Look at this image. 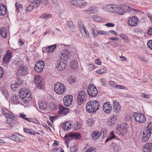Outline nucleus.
I'll return each instance as SVG.
<instances>
[{"mask_svg": "<svg viewBox=\"0 0 152 152\" xmlns=\"http://www.w3.org/2000/svg\"><path fill=\"white\" fill-rule=\"evenodd\" d=\"M113 108L115 112L118 113L120 110L121 107L118 102L115 101H113Z\"/></svg>", "mask_w": 152, "mask_h": 152, "instance_id": "412c9836", "label": "nucleus"}, {"mask_svg": "<svg viewBox=\"0 0 152 152\" xmlns=\"http://www.w3.org/2000/svg\"><path fill=\"white\" fill-rule=\"evenodd\" d=\"M53 152H64V151L62 150L61 148L55 149L53 150Z\"/></svg>", "mask_w": 152, "mask_h": 152, "instance_id": "052dcab7", "label": "nucleus"}, {"mask_svg": "<svg viewBox=\"0 0 152 152\" xmlns=\"http://www.w3.org/2000/svg\"><path fill=\"white\" fill-rule=\"evenodd\" d=\"M86 96L85 92L82 91L78 93L77 96V102L79 105H80L85 101Z\"/></svg>", "mask_w": 152, "mask_h": 152, "instance_id": "0eeeda50", "label": "nucleus"}, {"mask_svg": "<svg viewBox=\"0 0 152 152\" xmlns=\"http://www.w3.org/2000/svg\"><path fill=\"white\" fill-rule=\"evenodd\" d=\"M7 12V8L5 6L2 4L0 6V15H5Z\"/></svg>", "mask_w": 152, "mask_h": 152, "instance_id": "a878e982", "label": "nucleus"}, {"mask_svg": "<svg viewBox=\"0 0 152 152\" xmlns=\"http://www.w3.org/2000/svg\"><path fill=\"white\" fill-rule=\"evenodd\" d=\"M105 26L107 27H111L114 26L115 24L113 23H107L105 24Z\"/></svg>", "mask_w": 152, "mask_h": 152, "instance_id": "0e129e2a", "label": "nucleus"}, {"mask_svg": "<svg viewBox=\"0 0 152 152\" xmlns=\"http://www.w3.org/2000/svg\"><path fill=\"white\" fill-rule=\"evenodd\" d=\"M117 117L115 115H113L109 118L108 120L109 124L111 126H113L116 120Z\"/></svg>", "mask_w": 152, "mask_h": 152, "instance_id": "bb28decb", "label": "nucleus"}, {"mask_svg": "<svg viewBox=\"0 0 152 152\" xmlns=\"http://www.w3.org/2000/svg\"><path fill=\"white\" fill-rule=\"evenodd\" d=\"M105 71V69L104 68H102L96 71V72L99 74H103Z\"/></svg>", "mask_w": 152, "mask_h": 152, "instance_id": "3c124183", "label": "nucleus"}, {"mask_svg": "<svg viewBox=\"0 0 152 152\" xmlns=\"http://www.w3.org/2000/svg\"><path fill=\"white\" fill-rule=\"evenodd\" d=\"M92 109H91V111L92 113H94L99 109V104L98 102L96 100L92 101Z\"/></svg>", "mask_w": 152, "mask_h": 152, "instance_id": "a211bd4d", "label": "nucleus"}, {"mask_svg": "<svg viewBox=\"0 0 152 152\" xmlns=\"http://www.w3.org/2000/svg\"><path fill=\"white\" fill-rule=\"evenodd\" d=\"M52 16V15L50 14L44 13L40 16L39 18L46 20L51 18Z\"/></svg>", "mask_w": 152, "mask_h": 152, "instance_id": "c85d7f7f", "label": "nucleus"}, {"mask_svg": "<svg viewBox=\"0 0 152 152\" xmlns=\"http://www.w3.org/2000/svg\"><path fill=\"white\" fill-rule=\"evenodd\" d=\"M68 109L67 108L60 106L59 109V113L61 114H66L68 112Z\"/></svg>", "mask_w": 152, "mask_h": 152, "instance_id": "7c9ffc66", "label": "nucleus"}, {"mask_svg": "<svg viewBox=\"0 0 152 152\" xmlns=\"http://www.w3.org/2000/svg\"><path fill=\"white\" fill-rule=\"evenodd\" d=\"M15 6L16 8V9L18 12H20L19 10V9H21L23 7V5L22 4H20V3L19 2H17L15 4Z\"/></svg>", "mask_w": 152, "mask_h": 152, "instance_id": "a19ab883", "label": "nucleus"}, {"mask_svg": "<svg viewBox=\"0 0 152 152\" xmlns=\"http://www.w3.org/2000/svg\"><path fill=\"white\" fill-rule=\"evenodd\" d=\"M16 85L19 87H21L23 84V81L19 77H17L16 82Z\"/></svg>", "mask_w": 152, "mask_h": 152, "instance_id": "58836bf2", "label": "nucleus"}, {"mask_svg": "<svg viewBox=\"0 0 152 152\" xmlns=\"http://www.w3.org/2000/svg\"><path fill=\"white\" fill-rule=\"evenodd\" d=\"M34 6L33 5H29L27 6L26 8V11L27 12H29L32 11L34 8Z\"/></svg>", "mask_w": 152, "mask_h": 152, "instance_id": "ea45409f", "label": "nucleus"}, {"mask_svg": "<svg viewBox=\"0 0 152 152\" xmlns=\"http://www.w3.org/2000/svg\"><path fill=\"white\" fill-rule=\"evenodd\" d=\"M39 107L41 110H45L47 107V104L45 102H42L39 104Z\"/></svg>", "mask_w": 152, "mask_h": 152, "instance_id": "e433bc0d", "label": "nucleus"}, {"mask_svg": "<svg viewBox=\"0 0 152 152\" xmlns=\"http://www.w3.org/2000/svg\"><path fill=\"white\" fill-rule=\"evenodd\" d=\"M76 6H80L86 4V2L82 0H76Z\"/></svg>", "mask_w": 152, "mask_h": 152, "instance_id": "c9c22d12", "label": "nucleus"}, {"mask_svg": "<svg viewBox=\"0 0 152 152\" xmlns=\"http://www.w3.org/2000/svg\"><path fill=\"white\" fill-rule=\"evenodd\" d=\"M88 123L90 126H92L94 124V121L92 119H90L88 121Z\"/></svg>", "mask_w": 152, "mask_h": 152, "instance_id": "5fc2aeb1", "label": "nucleus"}, {"mask_svg": "<svg viewBox=\"0 0 152 152\" xmlns=\"http://www.w3.org/2000/svg\"><path fill=\"white\" fill-rule=\"evenodd\" d=\"M71 56V53L69 50H66L64 53H62L61 57L60 60H63L65 61L69 58H70Z\"/></svg>", "mask_w": 152, "mask_h": 152, "instance_id": "dca6fc26", "label": "nucleus"}, {"mask_svg": "<svg viewBox=\"0 0 152 152\" xmlns=\"http://www.w3.org/2000/svg\"><path fill=\"white\" fill-rule=\"evenodd\" d=\"M70 138L75 139L77 140H79L81 138V134L79 133L71 132L69 134L65 135L64 136V138L66 140H70L69 138Z\"/></svg>", "mask_w": 152, "mask_h": 152, "instance_id": "423d86ee", "label": "nucleus"}, {"mask_svg": "<svg viewBox=\"0 0 152 152\" xmlns=\"http://www.w3.org/2000/svg\"><path fill=\"white\" fill-rule=\"evenodd\" d=\"M24 131L26 133H28L29 134H34V131L32 130V129H27L26 128H24Z\"/></svg>", "mask_w": 152, "mask_h": 152, "instance_id": "79ce46f5", "label": "nucleus"}, {"mask_svg": "<svg viewBox=\"0 0 152 152\" xmlns=\"http://www.w3.org/2000/svg\"><path fill=\"white\" fill-rule=\"evenodd\" d=\"M93 20L96 22H101L102 21V18L100 17L94 16L92 17Z\"/></svg>", "mask_w": 152, "mask_h": 152, "instance_id": "4c0bfd02", "label": "nucleus"}, {"mask_svg": "<svg viewBox=\"0 0 152 152\" xmlns=\"http://www.w3.org/2000/svg\"><path fill=\"white\" fill-rule=\"evenodd\" d=\"M96 151V149L95 148L92 147L88 149L86 152H95Z\"/></svg>", "mask_w": 152, "mask_h": 152, "instance_id": "bf43d9fd", "label": "nucleus"}, {"mask_svg": "<svg viewBox=\"0 0 152 152\" xmlns=\"http://www.w3.org/2000/svg\"><path fill=\"white\" fill-rule=\"evenodd\" d=\"M70 64L71 68L75 70L78 68V62L76 60H74L72 61Z\"/></svg>", "mask_w": 152, "mask_h": 152, "instance_id": "cd10ccee", "label": "nucleus"}, {"mask_svg": "<svg viewBox=\"0 0 152 152\" xmlns=\"http://www.w3.org/2000/svg\"><path fill=\"white\" fill-rule=\"evenodd\" d=\"M27 69V67L23 65L20 66L17 72V75H23L26 74Z\"/></svg>", "mask_w": 152, "mask_h": 152, "instance_id": "f3484780", "label": "nucleus"}, {"mask_svg": "<svg viewBox=\"0 0 152 152\" xmlns=\"http://www.w3.org/2000/svg\"><path fill=\"white\" fill-rule=\"evenodd\" d=\"M115 137V136L113 134V132L110 133V136L109 138H108L105 141L106 142H107L108 141L114 139Z\"/></svg>", "mask_w": 152, "mask_h": 152, "instance_id": "de8ad7c7", "label": "nucleus"}, {"mask_svg": "<svg viewBox=\"0 0 152 152\" xmlns=\"http://www.w3.org/2000/svg\"><path fill=\"white\" fill-rule=\"evenodd\" d=\"M124 124H125V126H124V130H125L124 131V133H126L129 131V125L127 123H124Z\"/></svg>", "mask_w": 152, "mask_h": 152, "instance_id": "a18cd8bd", "label": "nucleus"}, {"mask_svg": "<svg viewBox=\"0 0 152 152\" xmlns=\"http://www.w3.org/2000/svg\"><path fill=\"white\" fill-rule=\"evenodd\" d=\"M11 88L12 90L13 91H16V89L18 88L19 87L18 86V85H16V83L15 84H12L11 85Z\"/></svg>", "mask_w": 152, "mask_h": 152, "instance_id": "864d4df0", "label": "nucleus"}, {"mask_svg": "<svg viewBox=\"0 0 152 152\" xmlns=\"http://www.w3.org/2000/svg\"><path fill=\"white\" fill-rule=\"evenodd\" d=\"M12 118L7 119V123L8 124L7 126L9 127H12Z\"/></svg>", "mask_w": 152, "mask_h": 152, "instance_id": "37998d69", "label": "nucleus"}, {"mask_svg": "<svg viewBox=\"0 0 152 152\" xmlns=\"http://www.w3.org/2000/svg\"><path fill=\"white\" fill-rule=\"evenodd\" d=\"M109 84L111 86L115 88L117 86V85L113 81H110L109 82Z\"/></svg>", "mask_w": 152, "mask_h": 152, "instance_id": "e2e57ef3", "label": "nucleus"}, {"mask_svg": "<svg viewBox=\"0 0 152 152\" xmlns=\"http://www.w3.org/2000/svg\"><path fill=\"white\" fill-rule=\"evenodd\" d=\"M7 57H8L10 59L12 57V53L11 52L8 51V52L5 55Z\"/></svg>", "mask_w": 152, "mask_h": 152, "instance_id": "774afa93", "label": "nucleus"}, {"mask_svg": "<svg viewBox=\"0 0 152 152\" xmlns=\"http://www.w3.org/2000/svg\"><path fill=\"white\" fill-rule=\"evenodd\" d=\"M1 113L8 118H14L13 115L8 110L2 108L1 110Z\"/></svg>", "mask_w": 152, "mask_h": 152, "instance_id": "6ab92c4d", "label": "nucleus"}, {"mask_svg": "<svg viewBox=\"0 0 152 152\" xmlns=\"http://www.w3.org/2000/svg\"><path fill=\"white\" fill-rule=\"evenodd\" d=\"M101 133L97 131H95L92 134V138L93 140H95L98 139Z\"/></svg>", "mask_w": 152, "mask_h": 152, "instance_id": "4be33fe9", "label": "nucleus"}, {"mask_svg": "<svg viewBox=\"0 0 152 152\" xmlns=\"http://www.w3.org/2000/svg\"><path fill=\"white\" fill-rule=\"evenodd\" d=\"M44 65V63L42 61H39L35 65V70L37 72H42L43 71Z\"/></svg>", "mask_w": 152, "mask_h": 152, "instance_id": "6e6552de", "label": "nucleus"}, {"mask_svg": "<svg viewBox=\"0 0 152 152\" xmlns=\"http://www.w3.org/2000/svg\"><path fill=\"white\" fill-rule=\"evenodd\" d=\"M106 8L107 12L118 13L121 15L124 14V7L123 6L109 5L106 6Z\"/></svg>", "mask_w": 152, "mask_h": 152, "instance_id": "f257e3e1", "label": "nucleus"}, {"mask_svg": "<svg viewBox=\"0 0 152 152\" xmlns=\"http://www.w3.org/2000/svg\"><path fill=\"white\" fill-rule=\"evenodd\" d=\"M29 1L33 4V5L36 6V7H37L40 4V1H37V0H29Z\"/></svg>", "mask_w": 152, "mask_h": 152, "instance_id": "72a5a7b5", "label": "nucleus"}, {"mask_svg": "<svg viewBox=\"0 0 152 152\" xmlns=\"http://www.w3.org/2000/svg\"><path fill=\"white\" fill-rule=\"evenodd\" d=\"M133 115L135 121L138 122L143 123L146 121V117L142 113L135 112L133 113Z\"/></svg>", "mask_w": 152, "mask_h": 152, "instance_id": "39448f33", "label": "nucleus"}, {"mask_svg": "<svg viewBox=\"0 0 152 152\" xmlns=\"http://www.w3.org/2000/svg\"><path fill=\"white\" fill-rule=\"evenodd\" d=\"M141 96L143 97L144 98L149 99L150 98V96L148 95L142 93L141 95Z\"/></svg>", "mask_w": 152, "mask_h": 152, "instance_id": "69168bd1", "label": "nucleus"}, {"mask_svg": "<svg viewBox=\"0 0 152 152\" xmlns=\"http://www.w3.org/2000/svg\"><path fill=\"white\" fill-rule=\"evenodd\" d=\"M20 116L22 118L28 121H30L29 120L28 118H26V115L24 114L23 113H20L19 114Z\"/></svg>", "mask_w": 152, "mask_h": 152, "instance_id": "8fccbe9b", "label": "nucleus"}, {"mask_svg": "<svg viewBox=\"0 0 152 152\" xmlns=\"http://www.w3.org/2000/svg\"><path fill=\"white\" fill-rule=\"evenodd\" d=\"M10 59L8 57L5 56L3 59V61L4 63L7 64L10 61Z\"/></svg>", "mask_w": 152, "mask_h": 152, "instance_id": "603ef678", "label": "nucleus"}, {"mask_svg": "<svg viewBox=\"0 0 152 152\" xmlns=\"http://www.w3.org/2000/svg\"><path fill=\"white\" fill-rule=\"evenodd\" d=\"M87 91L89 96L92 97H96L98 92L97 89L94 84H90L88 86Z\"/></svg>", "mask_w": 152, "mask_h": 152, "instance_id": "20e7f679", "label": "nucleus"}, {"mask_svg": "<svg viewBox=\"0 0 152 152\" xmlns=\"http://www.w3.org/2000/svg\"><path fill=\"white\" fill-rule=\"evenodd\" d=\"M71 124L70 122H66L62 124V128L64 130H68L70 129Z\"/></svg>", "mask_w": 152, "mask_h": 152, "instance_id": "393cba45", "label": "nucleus"}, {"mask_svg": "<svg viewBox=\"0 0 152 152\" xmlns=\"http://www.w3.org/2000/svg\"><path fill=\"white\" fill-rule=\"evenodd\" d=\"M151 133L152 132L146 128V129L143 132L142 140L145 142L147 141L149 139Z\"/></svg>", "mask_w": 152, "mask_h": 152, "instance_id": "ddd939ff", "label": "nucleus"}, {"mask_svg": "<svg viewBox=\"0 0 152 152\" xmlns=\"http://www.w3.org/2000/svg\"><path fill=\"white\" fill-rule=\"evenodd\" d=\"M86 13L88 14L94 13L96 12V11L95 9L92 7H89L87 10H86L84 11Z\"/></svg>", "mask_w": 152, "mask_h": 152, "instance_id": "473e14b6", "label": "nucleus"}, {"mask_svg": "<svg viewBox=\"0 0 152 152\" xmlns=\"http://www.w3.org/2000/svg\"><path fill=\"white\" fill-rule=\"evenodd\" d=\"M96 32L98 33V35H107L109 34V33H107L106 31L99 30Z\"/></svg>", "mask_w": 152, "mask_h": 152, "instance_id": "09e8293b", "label": "nucleus"}, {"mask_svg": "<svg viewBox=\"0 0 152 152\" xmlns=\"http://www.w3.org/2000/svg\"><path fill=\"white\" fill-rule=\"evenodd\" d=\"M152 150V144L151 143H147L143 146V152H151Z\"/></svg>", "mask_w": 152, "mask_h": 152, "instance_id": "aec40b11", "label": "nucleus"}, {"mask_svg": "<svg viewBox=\"0 0 152 152\" xmlns=\"http://www.w3.org/2000/svg\"><path fill=\"white\" fill-rule=\"evenodd\" d=\"M147 128L152 132V121L148 123Z\"/></svg>", "mask_w": 152, "mask_h": 152, "instance_id": "4d7b16f0", "label": "nucleus"}, {"mask_svg": "<svg viewBox=\"0 0 152 152\" xmlns=\"http://www.w3.org/2000/svg\"><path fill=\"white\" fill-rule=\"evenodd\" d=\"M67 25L70 28H74L75 27V26L74 25L73 22L71 21H67Z\"/></svg>", "mask_w": 152, "mask_h": 152, "instance_id": "c03bdc74", "label": "nucleus"}, {"mask_svg": "<svg viewBox=\"0 0 152 152\" xmlns=\"http://www.w3.org/2000/svg\"><path fill=\"white\" fill-rule=\"evenodd\" d=\"M92 101H89L88 102L86 105V110L89 113H92L91 111V109H92Z\"/></svg>", "mask_w": 152, "mask_h": 152, "instance_id": "5701e85b", "label": "nucleus"}, {"mask_svg": "<svg viewBox=\"0 0 152 152\" xmlns=\"http://www.w3.org/2000/svg\"><path fill=\"white\" fill-rule=\"evenodd\" d=\"M138 20L139 19L136 16L132 17L128 21V24L129 26H135L137 25Z\"/></svg>", "mask_w": 152, "mask_h": 152, "instance_id": "9d476101", "label": "nucleus"}, {"mask_svg": "<svg viewBox=\"0 0 152 152\" xmlns=\"http://www.w3.org/2000/svg\"><path fill=\"white\" fill-rule=\"evenodd\" d=\"M104 111L107 113L108 114L110 113L112 110L111 105L108 102H105L103 106Z\"/></svg>", "mask_w": 152, "mask_h": 152, "instance_id": "4468645a", "label": "nucleus"}, {"mask_svg": "<svg viewBox=\"0 0 152 152\" xmlns=\"http://www.w3.org/2000/svg\"><path fill=\"white\" fill-rule=\"evenodd\" d=\"M18 97L16 95H14L12 97L11 100L13 101V104H17L19 103V101L18 100Z\"/></svg>", "mask_w": 152, "mask_h": 152, "instance_id": "f704fd0d", "label": "nucleus"}, {"mask_svg": "<svg viewBox=\"0 0 152 152\" xmlns=\"http://www.w3.org/2000/svg\"><path fill=\"white\" fill-rule=\"evenodd\" d=\"M21 136L19 134H15L13 135L11 137L12 139L17 142H19L20 141V137Z\"/></svg>", "mask_w": 152, "mask_h": 152, "instance_id": "c756f323", "label": "nucleus"}, {"mask_svg": "<svg viewBox=\"0 0 152 152\" xmlns=\"http://www.w3.org/2000/svg\"><path fill=\"white\" fill-rule=\"evenodd\" d=\"M96 31H96V32H95V29L94 28H92V34H93V36L95 37H96L98 36V33H96V32H97Z\"/></svg>", "mask_w": 152, "mask_h": 152, "instance_id": "338daca9", "label": "nucleus"}, {"mask_svg": "<svg viewBox=\"0 0 152 152\" xmlns=\"http://www.w3.org/2000/svg\"><path fill=\"white\" fill-rule=\"evenodd\" d=\"M78 25L80 31L81 30L83 29L85 27L83 22H82L81 21H80L78 22Z\"/></svg>", "mask_w": 152, "mask_h": 152, "instance_id": "49530a36", "label": "nucleus"}, {"mask_svg": "<svg viewBox=\"0 0 152 152\" xmlns=\"http://www.w3.org/2000/svg\"><path fill=\"white\" fill-rule=\"evenodd\" d=\"M56 47V44L47 47H45L43 48L42 52L44 53H50L55 50Z\"/></svg>", "mask_w": 152, "mask_h": 152, "instance_id": "2eb2a0df", "label": "nucleus"}, {"mask_svg": "<svg viewBox=\"0 0 152 152\" xmlns=\"http://www.w3.org/2000/svg\"><path fill=\"white\" fill-rule=\"evenodd\" d=\"M42 77L39 75H35L34 79V83L37 86L39 89L42 88L43 83L41 80Z\"/></svg>", "mask_w": 152, "mask_h": 152, "instance_id": "f8f14e48", "label": "nucleus"}, {"mask_svg": "<svg viewBox=\"0 0 152 152\" xmlns=\"http://www.w3.org/2000/svg\"><path fill=\"white\" fill-rule=\"evenodd\" d=\"M131 116L130 114H129L128 115H127L125 117V121L126 122L130 121V120L131 119Z\"/></svg>", "mask_w": 152, "mask_h": 152, "instance_id": "680f3d73", "label": "nucleus"}, {"mask_svg": "<svg viewBox=\"0 0 152 152\" xmlns=\"http://www.w3.org/2000/svg\"><path fill=\"white\" fill-rule=\"evenodd\" d=\"M80 31L83 35L85 37L87 38L88 37V31L86 29L85 27L83 29L81 30Z\"/></svg>", "mask_w": 152, "mask_h": 152, "instance_id": "2f4dec72", "label": "nucleus"}, {"mask_svg": "<svg viewBox=\"0 0 152 152\" xmlns=\"http://www.w3.org/2000/svg\"><path fill=\"white\" fill-rule=\"evenodd\" d=\"M30 93L29 91L25 89L22 88L19 91V95L20 98L24 100L28 101L31 99Z\"/></svg>", "mask_w": 152, "mask_h": 152, "instance_id": "f03ea898", "label": "nucleus"}, {"mask_svg": "<svg viewBox=\"0 0 152 152\" xmlns=\"http://www.w3.org/2000/svg\"><path fill=\"white\" fill-rule=\"evenodd\" d=\"M7 31L6 28L5 27H1L0 28L1 35L3 38H5L6 37Z\"/></svg>", "mask_w": 152, "mask_h": 152, "instance_id": "b1692460", "label": "nucleus"}, {"mask_svg": "<svg viewBox=\"0 0 152 152\" xmlns=\"http://www.w3.org/2000/svg\"><path fill=\"white\" fill-rule=\"evenodd\" d=\"M77 147L75 145L71 147L70 150L71 152H76L77 150Z\"/></svg>", "mask_w": 152, "mask_h": 152, "instance_id": "13d9d810", "label": "nucleus"}, {"mask_svg": "<svg viewBox=\"0 0 152 152\" xmlns=\"http://www.w3.org/2000/svg\"><path fill=\"white\" fill-rule=\"evenodd\" d=\"M147 45L149 48L152 50V40H150L148 42Z\"/></svg>", "mask_w": 152, "mask_h": 152, "instance_id": "6e6d98bb", "label": "nucleus"}, {"mask_svg": "<svg viewBox=\"0 0 152 152\" xmlns=\"http://www.w3.org/2000/svg\"><path fill=\"white\" fill-rule=\"evenodd\" d=\"M72 100V96L71 95L66 96L63 99L64 105L66 107L69 106L71 105Z\"/></svg>", "mask_w": 152, "mask_h": 152, "instance_id": "9b49d317", "label": "nucleus"}, {"mask_svg": "<svg viewBox=\"0 0 152 152\" xmlns=\"http://www.w3.org/2000/svg\"><path fill=\"white\" fill-rule=\"evenodd\" d=\"M54 91L57 94H62L66 91V87L65 85L59 83H57L54 85Z\"/></svg>", "mask_w": 152, "mask_h": 152, "instance_id": "7ed1b4c3", "label": "nucleus"}, {"mask_svg": "<svg viewBox=\"0 0 152 152\" xmlns=\"http://www.w3.org/2000/svg\"><path fill=\"white\" fill-rule=\"evenodd\" d=\"M66 62L63 60H59L56 64V68L59 71H62L65 68Z\"/></svg>", "mask_w": 152, "mask_h": 152, "instance_id": "1a4fd4ad", "label": "nucleus"}]
</instances>
